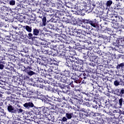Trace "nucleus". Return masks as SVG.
<instances>
[{
    "label": "nucleus",
    "mask_w": 124,
    "mask_h": 124,
    "mask_svg": "<svg viewBox=\"0 0 124 124\" xmlns=\"http://www.w3.org/2000/svg\"><path fill=\"white\" fill-rule=\"evenodd\" d=\"M92 42H90V44L89 43H86L84 45V47L85 49H88L90 51H93L94 53H97L98 55L100 56H102V51L100 50L99 49V44H98V41H100V40H97L96 39H94V40H92ZM92 43L93 46H92Z\"/></svg>",
    "instance_id": "obj_1"
},
{
    "label": "nucleus",
    "mask_w": 124,
    "mask_h": 124,
    "mask_svg": "<svg viewBox=\"0 0 124 124\" xmlns=\"http://www.w3.org/2000/svg\"><path fill=\"white\" fill-rule=\"evenodd\" d=\"M97 23V20L95 18L94 19H82L80 22L79 26L84 29H86V30H90V29H91V26H90V25L93 28L94 27H95V25Z\"/></svg>",
    "instance_id": "obj_2"
},
{
    "label": "nucleus",
    "mask_w": 124,
    "mask_h": 124,
    "mask_svg": "<svg viewBox=\"0 0 124 124\" xmlns=\"http://www.w3.org/2000/svg\"><path fill=\"white\" fill-rule=\"evenodd\" d=\"M48 28L51 29V30H55L57 32L56 34L58 35H61L62 33V29H67V28H69L67 25H64L62 23L61 25L57 26H54V25L50 24L48 25Z\"/></svg>",
    "instance_id": "obj_3"
},
{
    "label": "nucleus",
    "mask_w": 124,
    "mask_h": 124,
    "mask_svg": "<svg viewBox=\"0 0 124 124\" xmlns=\"http://www.w3.org/2000/svg\"><path fill=\"white\" fill-rule=\"evenodd\" d=\"M35 114L41 116L44 114H48L50 113V109L48 107H42L40 108H36L34 109Z\"/></svg>",
    "instance_id": "obj_4"
},
{
    "label": "nucleus",
    "mask_w": 124,
    "mask_h": 124,
    "mask_svg": "<svg viewBox=\"0 0 124 124\" xmlns=\"http://www.w3.org/2000/svg\"><path fill=\"white\" fill-rule=\"evenodd\" d=\"M71 50H72V48L70 46H69L68 47H66L65 51L59 53V56L60 57V58L65 59L66 60L70 59V53L67 52H71Z\"/></svg>",
    "instance_id": "obj_5"
},
{
    "label": "nucleus",
    "mask_w": 124,
    "mask_h": 124,
    "mask_svg": "<svg viewBox=\"0 0 124 124\" xmlns=\"http://www.w3.org/2000/svg\"><path fill=\"white\" fill-rule=\"evenodd\" d=\"M42 52L43 54L48 55V56H53V57L58 56V53H56L53 50H49L45 46L42 47Z\"/></svg>",
    "instance_id": "obj_6"
},
{
    "label": "nucleus",
    "mask_w": 124,
    "mask_h": 124,
    "mask_svg": "<svg viewBox=\"0 0 124 124\" xmlns=\"http://www.w3.org/2000/svg\"><path fill=\"white\" fill-rule=\"evenodd\" d=\"M115 108H122L123 113L124 115V99L123 97L118 99V101L115 104Z\"/></svg>",
    "instance_id": "obj_7"
},
{
    "label": "nucleus",
    "mask_w": 124,
    "mask_h": 124,
    "mask_svg": "<svg viewBox=\"0 0 124 124\" xmlns=\"http://www.w3.org/2000/svg\"><path fill=\"white\" fill-rule=\"evenodd\" d=\"M74 62L76 63V64H78V65H82L81 67H83L85 69L86 67L85 65H87L88 64V62L86 60H82L79 59L75 58L74 60Z\"/></svg>",
    "instance_id": "obj_8"
},
{
    "label": "nucleus",
    "mask_w": 124,
    "mask_h": 124,
    "mask_svg": "<svg viewBox=\"0 0 124 124\" xmlns=\"http://www.w3.org/2000/svg\"><path fill=\"white\" fill-rule=\"evenodd\" d=\"M59 87L62 89L63 93H67V94H70V86H66L65 84H62L61 83H59Z\"/></svg>",
    "instance_id": "obj_9"
},
{
    "label": "nucleus",
    "mask_w": 124,
    "mask_h": 124,
    "mask_svg": "<svg viewBox=\"0 0 124 124\" xmlns=\"http://www.w3.org/2000/svg\"><path fill=\"white\" fill-rule=\"evenodd\" d=\"M38 17L39 18H40V19H41V20H42V26H46V22L47 21V19L46 18L47 16L46 15V14L43 13V12H42L40 13Z\"/></svg>",
    "instance_id": "obj_10"
},
{
    "label": "nucleus",
    "mask_w": 124,
    "mask_h": 124,
    "mask_svg": "<svg viewBox=\"0 0 124 124\" xmlns=\"http://www.w3.org/2000/svg\"><path fill=\"white\" fill-rule=\"evenodd\" d=\"M111 19L112 21H114L115 22H116V23H120L121 22H122L123 21H124L122 16H119L117 14H113L112 16Z\"/></svg>",
    "instance_id": "obj_11"
},
{
    "label": "nucleus",
    "mask_w": 124,
    "mask_h": 124,
    "mask_svg": "<svg viewBox=\"0 0 124 124\" xmlns=\"http://www.w3.org/2000/svg\"><path fill=\"white\" fill-rule=\"evenodd\" d=\"M35 67V64H31L29 66H23V71L24 72H26V73H28L29 71L31 70L32 69H34V67Z\"/></svg>",
    "instance_id": "obj_12"
},
{
    "label": "nucleus",
    "mask_w": 124,
    "mask_h": 124,
    "mask_svg": "<svg viewBox=\"0 0 124 124\" xmlns=\"http://www.w3.org/2000/svg\"><path fill=\"white\" fill-rule=\"evenodd\" d=\"M54 77H53V74H48V76H47L45 78V83L46 84H48L49 85H51L52 82L54 81Z\"/></svg>",
    "instance_id": "obj_13"
},
{
    "label": "nucleus",
    "mask_w": 124,
    "mask_h": 124,
    "mask_svg": "<svg viewBox=\"0 0 124 124\" xmlns=\"http://www.w3.org/2000/svg\"><path fill=\"white\" fill-rule=\"evenodd\" d=\"M31 70L27 73V74H28V75H29L30 76H32V75H36V74L39 73V69L38 68V66H37V65H35L34 69H32Z\"/></svg>",
    "instance_id": "obj_14"
},
{
    "label": "nucleus",
    "mask_w": 124,
    "mask_h": 124,
    "mask_svg": "<svg viewBox=\"0 0 124 124\" xmlns=\"http://www.w3.org/2000/svg\"><path fill=\"white\" fill-rule=\"evenodd\" d=\"M5 104L7 105L8 112H9V113H11V114H15L16 108L10 104H7V102H6Z\"/></svg>",
    "instance_id": "obj_15"
},
{
    "label": "nucleus",
    "mask_w": 124,
    "mask_h": 124,
    "mask_svg": "<svg viewBox=\"0 0 124 124\" xmlns=\"http://www.w3.org/2000/svg\"><path fill=\"white\" fill-rule=\"evenodd\" d=\"M72 67L73 69L75 70V71H80L81 72H83L85 70L84 67L80 66V65H78V64H76V63H74V65Z\"/></svg>",
    "instance_id": "obj_16"
},
{
    "label": "nucleus",
    "mask_w": 124,
    "mask_h": 124,
    "mask_svg": "<svg viewBox=\"0 0 124 124\" xmlns=\"http://www.w3.org/2000/svg\"><path fill=\"white\" fill-rule=\"evenodd\" d=\"M99 38H103L104 42L106 44L109 43L111 41V38H113V37L107 36L105 35H101V36H98Z\"/></svg>",
    "instance_id": "obj_17"
},
{
    "label": "nucleus",
    "mask_w": 124,
    "mask_h": 124,
    "mask_svg": "<svg viewBox=\"0 0 124 124\" xmlns=\"http://www.w3.org/2000/svg\"><path fill=\"white\" fill-rule=\"evenodd\" d=\"M74 9H76L77 11H80L84 10V6L82 4L78 3L74 5L73 6Z\"/></svg>",
    "instance_id": "obj_18"
},
{
    "label": "nucleus",
    "mask_w": 124,
    "mask_h": 124,
    "mask_svg": "<svg viewBox=\"0 0 124 124\" xmlns=\"http://www.w3.org/2000/svg\"><path fill=\"white\" fill-rule=\"evenodd\" d=\"M14 84L16 86H19V85H22L23 84L22 78H19L17 77H15Z\"/></svg>",
    "instance_id": "obj_19"
},
{
    "label": "nucleus",
    "mask_w": 124,
    "mask_h": 124,
    "mask_svg": "<svg viewBox=\"0 0 124 124\" xmlns=\"http://www.w3.org/2000/svg\"><path fill=\"white\" fill-rule=\"evenodd\" d=\"M73 62H74V60H72L70 59H67L65 63V65L66 66H68V67L71 69V68L73 67V65H74Z\"/></svg>",
    "instance_id": "obj_20"
},
{
    "label": "nucleus",
    "mask_w": 124,
    "mask_h": 124,
    "mask_svg": "<svg viewBox=\"0 0 124 124\" xmlns=\"http://www.w3.org/2000/svg\"><path fill=\"white\" fill-rule=\"evenodd\" d=\"M72 35L74 36H76V37H79L80 38H82V31L81 30L74 31L73 32Z\"/></svg>",
    "instance_id": "obj_21"
},
{
    "label": "nucleus",
    "mask_w": 124,
    "mask_h": 124,
    "mask_svg": "<svg viewBox=\"0 0 124 124\" xmlns=\"http://www.w3.org/2000/svg\"><path fill=\"white\" fill-rule=\"evenodd\" d=\"M80 102L81 101L80 99H78L77 98H72L69 100V102L72 103L73 105H78Z\"/></svg>",
    "instance_id": "obj_22"
},
{
    "label": "nucleus",
    "mask_w": 124,
    "mask_h": 124,
    "mask_svg": "<svg viewBox=\"0 0 124 124\" xmlns=\"http://www.w3.org/2000/svg\"><path fill=\"white\" fill-rule=\"evenodd\" d=\"M38 37L40 40L44 41V42H41V45L43 46L46 45V43L45 42V41H46L45 39V35L42 33L38 35Z\"/></svg>",
    "instance_id": "obj_23"
},
{
    "label": "nucleus",
    "mask_w": 124,
    "mask_h": 124,
    "mask_svg": "<svg viewBox=\"0 0 124 124\" xmlns=\"http://www.w3.org/2000/svg\"><path fill=\"white\" fill-rule=\"evenodd\" d=\"M65 117L68 120H71V119H74L76 118V115L73 114V112H68L66 113Z\"/></svg>",
    "instance_id": "obj_24"
},
{
    "label": "nucleus",
    "mask_w": 124,
    "mask_h": 124,
    "mask_svg": "<svg viewBox=\"0 0 124 124\" xmlns=\"http://www.w3.org/2000/svg\"><path fill=\"white\" fill-rule=\"evenodd\" d=\"M92 34L93 33H92V32H86V31H84V34H83L85 36V38H86V39H89V40L91 39V42L90 41V42L88 43L89 45H90V43H91V42H93L92 41L93 40H92V38H91V37H92ZM91 44L92 46V43H91Z\"/></svg>",
    "instance_id": "obj_25"
},
{
    "label": "nucleus",
    "mask_w": 124,
    "mask_h": 124,
    "mask_svg": "<svg viewBox=\"0 0 124 124\" xmlns=\"http://www.w3.org/2000/svg\"><path fill=\"white\" fill-rule=\"evenodd\" d=\"M86 49H84L83 50V54L84 55L83 58L85 60V61H87L88 59H89V57H90V54L89 53H90V51H89V49L86 48Z\"/></svg>",
    "instance_id": "obj_26"
},
{
    "label": "nucleus",
    "mask_w": 124,
    "mask_h": 124,
    "mask_svg": "<svg viewBox=\"0 0 124 124\" xmlns=\"http://www.w3.org/2000/svg\"><path fill=\"white\" fill-rule=\"evenodd\" d=\"M71 80L70 77L62 76L61 82L65 83V84L69 83V81Z\"/></svg>",
    "instance_id": "obj_27"
},
{
    "label": "nucleus",
    "mask_w": 124,
    "mask_h": 124,
    "mask_svg": "<svg viewBox=\"0 0 124 124\" xmlns=\"http://www.w3.org/2000/svg\"><path fill=\"white\" fill-rule=\"evenodd\" d=\"M58 50H57L58 52H59V54H61V53H63L65 51V49H66V47L65 48L64 47V45H60L57 47Z\"/></svg>",
    "instance_id": "obj_28"
},
{
    "label": "nucleus",
    "mask_w": 124,
    "mask_h": 124,
    "mask_svg": "<svg viewBox=\"0 0 124 124\" xmlns=\"http://www.w3.org/2000/svg\"><path fill=\"white\" fill-rule=\"evenodd\" d=\"M23 106L24 107L26 108V109H30V108H32L34 107V105L33 104V103H32V102H30L28 103H25L23 105Z\"/></svg>",
    "instance_id": "obj_29"
},
{
    "label": "nucleus",
    "mask_w": 124,
    "mask_h": 124,
    "mask_svg": "<svg viewBox=\"0 0 124 124\" xmlns=\"http://www.w3.org/2000/svg\"><path fill=\"white\" fill-rule=\"evenodd\" d=\"M85 70H86V68H84V71L79 75L80 78L81 79H87V77H88V71Z\"/></svg>",
    "instance_id": "obj_30"
},
{
    "label": "nucleus",
    "mask_w": 124,
    "mask_h": 124,
    "mask_svg": "<svg viewBox=\"0 0 124 124\" xmlns=\"http://www.w3.org/2000/svg\"><path fill=\"white\" fill-rule=\"evenodd\" d=\"M31 92H24L23 93L22 95L23 97H26V98H31L32 97V94Z\"/></svg>",
    "instance_id": "obj_31"
},
{
    "label": "nucleus",
    "mask_w": 124,
    "mask_h": 124,
    "mask_svg": "<svg viewBox=\"0 0 124 124\" xmlns=\"http://www.w3.org/2000/svg\"><path fill=\"white\" fill-rule=\"evenodd\" d=\"M90 94L89 93H86L85 92H82V95L81 96V98L84 99V100H89L90 101V98H88V97H90Z\"/></svg>",
    "instance_id": "obj_32"
},
{
    "label": "nucleus",
    "mask_w": 124,
    "mask_h": 124,
    "mask_svg": "<svg viewBox=\"0 0 124 124\" xmlns=\"http://www.w3.org/2000/svg\"><path fill=\"white\" fill-rule=\"evenodd\" d=\"M52 22H53V23H55V24H53L54 27L61 26L62 24V22H61V20L59 19H53Z\"/></svg>",
    "instance_id": "obj_33"
},
{
    "label": "nucleus",
    "mask_w": 124,
    "mask_h": 124,
    "mask_svg": "<svg viewBox=\"0 0 124 124\" xmlns=\"http://www.w3.org/2000/svg\"><path fill=\"white\" fill-rule=\"evenodd\" d=\"M90 71H88V77H90V78H94V75L93 72H92L93 69L90 68L89 69Z\"/></svg>",
    "instance_id": "obj_34"
},
{
    "label": "nucleus",
    "mask_w": 124,
    "mask_h": 124,
    "mask_svg": "<svg viewBox=\"0 0 124 124\" xmlns=\"http://www.w3.org/2000/svg\"><path fill=\"white\" fill-rule=\"evenodd\" d=\"M23 8L26 10L27 12H29V11H31V8H30V5L25 3L22 5Z\"/></svg>",
    "instance_id": "obj_35"
},
{
    "label": "nucleus",
    "mask_w": 124,
    "mask_h": 124,
    "mask_svg": "<svg viewBox=\"0 0 124 124\" xmlns=\"http://www.w3.org/2000/svg\"><path fill=\"white\" fill-rule=\"evenodd\" d=\"M45 71H47L48 72H53V70L52 69V66H49L47 65H45L44 67Z\"/></svg>",
    "instance_id": "obj_36"
},
{
    "label": "nucleus",
    "mask_w": 124,
    "mask_h": 124,
    "mask_svg": "<svg viewBox=\"0 0 124 124\" xmlns=\"http://www.w3.org/2000/svg\"><path fill=\"white\" fill-rule=\"evenodd\" d=\"M19 35L20 37L22 39H23L24 40H26V38H27V37L28 36L27 35V34H24V32L21 31L20 32V31H19Z\"/></svg>",
    "instance_id": "obj_37"
},
{
    "label": "nucleus",
    "mask_w": 124,
    "mask_h": 124,
    "mask_svg": "<svg viewBox=\"0 0 124 124\" xmlns=\"http://www.w3.org/2000/svg\"><path fill=\"white\" fill-rule=\"evenodd\" d=\"M52 76L54 79H57V80L62 81V75L56 74L55 75H54L52 74Z\"/></svg>",
    "instance_id": "obj_38"
},
{
    "label": "nucleus",
    "mask_w": 124,
    "mask_h": 124,
    "mask_svg": "<svg viewBox=\"0 0 124 124\" xmlns=\"http://www.w3.org/2000/svg\"><path fill=\"white\" fill-rule=\"evenodd\" d=\"M88 92H89V93H90V94H93H93H94V93H93V91L94 90V87H93V86H89V88H88Z\"/></svg>",
    "instance_id": "obj_39"
},
{
    "label": "nucleus",
    "mask_w": 124,
    "mask_h": 124,
    "mask_svg": "<svg viewBox=\"0 0 124 124\" xmlns=\"http://www.w3.org/2000/svg\"><path fill=\"white\" fill-rule=\"evenodd\" d=\"M5 117L6 116V112L4 111V109L0 107V117Z\"/></svg>",
    "instance_id": "obj_40"
},
{
    "label": "nucleus",
    "mask_w": 124,
    "mask_h": 124,
    "mask_svg": "<svg viewBox=\"0 0 124 124\" xmlns=\"http://www.w3.org/2000/svg\"><path fill=\"white\" fill-rule=\"evenodd\" d=\"M21 78H22V80H24V81H30V77L27 75H22L21 76Z\"/></svg>",
    "instance_id": "obj_41"
},
{
    "label": "nucleus",
    "mask_w": 124,
    "mask_h": 124,
    "mask_svg": "<svg viewBox=\"0 0 124 124\" xmlns=\"http://www.w3.org/2000/svg\"><path fill=\"white\" fill-rule=\"evenodd\" d=\"M24 29L28 31V32H31V31H32V29H31V26H29L28 25L25 26L23 27Z\"/></svg>",
    "instance_id": "obj_42"
},
{
    "label": "nucleus",
    "mask_w": 124,
    "mask_h": 124,
    "mask_svg": "<svg viewBox=\"0 0 124 124\" xmlns=\"http://www.w3.org/2000/svg\"><path fill=\"white\" fill-rule=\"evenodd\" d=\"M72 74V76L71 78V79H72V80H73L74 79L78 78L79 77L80 78V75L77 74V73H73Z\"/></svg>",
    "instance_id": "obj_43"
},
{
    "label": "nucleus",
    "mask_w": 124,
    "mask_h": 124,
    "mask_svg": "<svg viewBox=\"0 0 124 124\" xmlns=\"http://www.w3.org/2000/svg\"><path fill=\"white\" fill-rule=\"evenodd\" d=\"M93 103H95V104H96V105H93V107L94 109H97V108H100V105H99V104L97 101L93 100Z\"/></svg>",
    "instance_id": "obj_44"
},
{
    "label": "nucleus",
    "mask_w": 124,
    "mask_h": 124,
    "mask_svg": "<svg viewBox=\"0 0 124 124\" xmlns=\"http://www.w3.org/2000/svg\"><path fill=\"white\" fill-rule=\"evenodd\" d=\"M40 32V31H39V30L35 28L33 30V34H34V36H37V35H39V33Z\"/></svg>",
    "instance_id": "obj_45"
},
{
    "label": "nucleus",
    "mask_w": 124,
    "mask_h": 124,
    "mask_svg": "<svg viewBox=\"0 0 124 124\" xmlns=\"http://www.w3.org/2000/svg\"><path fill=\"white\" fill-rule=\"evenodd\" d=\"M15 78H8L7 83L8 84H13L14 85Z\"/></svg>",
    "instance_id": "obj_46"
},
{
    "label": "nucleus",
    "mask_w": 124,
    "mask_h": 124,
    "mask_svg": "<svg viewBox=\"0 0 124 124\" xmlns=\"http://www.w3.org/2000/svg\"><path fill=\"white\" fill-rule=\"evenodd\" d=\"M46 118L48 121H51V122H55V118L53 115H51L50 114L47 115Z\"/></svg>",
    "instance_id": "obj_47"
},
{
    "label": "nucleus",
    "mask_w": 124,
    "mask_h": 124,
    "mask_svg": "<svg viewBox=\"0 0 124 124\" xmlns=\"http://www.w3.org/2000/svg\"><path fill=\"white\" fill-rule=\"evenodd\" d=\"M63 23H65V24H69L70 23V19L67 18V17H64L63 19L62 20Z\"/></svg>",
    "instance_id": "obj_48"
},
{
    "label": "nucleus",
    "mask_w": 124,
    "mask_h": 124,
    "mask_svg": "<svg viewBox=\"0 0 124 124\" xmlns=\"http://www.w3.org/2000/svg\"><path fill=\"white\" fill-rule=\"evenodd\" d=\"M27 37H28L29 39H31V40H33L35 38L34 35L31 33H28V36H27Z\"/></svg>",
    "instance_id": "obj_49"
},
{
    "label": "nucleus",
    "mask_w": 124,
    "mask_h": 124,
    "mask_svg": "<svg viewBox=\"0 0 124 124\" xmlns=\"http://www.w3.org/2000/svg\"><path fill=\"white\" fill-rule=\"evenodd\" d=\"M66 77H70V72L69 71H64L63 73V76Z\"/></svg>",
    "instance_id": "obj_50"
},
{
    "label": "nucleus",
    "mask_w": 124,
    "mask_h": 124,
    "mask_svg": "<svg viewBox=\"0 0 124 124\" xmlns=\"http://www.w3.org/2000/svg\"><path fill=\"white\" fill-rule=\"evenodd\" d=\"M56 7L58 9H60V10H62V9L63 8V6L61 3L57 2L56 3Z\"/></svg>",
    "instance_id": "obj_51"
},
{
    "label": "nucleus",
    "mask_w": 124,
    "mask_h": 124,
    "mask_svg": "<svg viewBox=\"0 0 124 124\" xmlns=\"http://www.w3.org/2000/svg\"><path fill=\"white\" fill-rule=\"evenodd\" d=\"M19 31L16 30H13L12 31V35H15L16 36H19Z\"/></svg>",
    "instance_id": "obj_52"
},
{
    "label": "nucleus",
    "mask_w": 124,
    "mask_h": 124,
    "mask_svg": "<svg viewBox=\"0 0 124 124\" xmlns=\"http://www.w3.org/2000/svg\"><path fill=\"white\" fill-rule=\"evenodd\" d=\"M16 112H15V114H17V113L18 114H22L23 112H24V110H23L22 108H16Z\"/></svg>",
    "instance_id": "obj_53"
},
{
    "label": "nucleus",
    "mask_w": 124,
    "mask_h": 124,
    "mask_svg": "<svg viewBox=\"0 0 124 124\" xmlns=\"http://www.w3.org/2000/svg\"><path fill=\"white\" fill-rule=\"evenodd\" d=\"M113 3V1L111 0H108L106 3L107 7H110L111 5Z\"/></svg>",
    "instance_id": "obj_54"
},
{
    "label": "nucleus",
    "mask_w": 124,
    "mask_h": 124,
    "mask_svg": "<svg viewBox=\"0 0 124 124\" xmlns=\"http://www.w3.org/2000/svg\"><path fill=\"white\" fill-rule=\"evenodd\" d=\"M10 36H5V38L3 40V41L4 42H6V43H9V41H10Z\"/></svg>",
    "instance_id": "obj_55"
},
{
    "label": "nucleus",
    "mask_w": 124,
    "mask_h": 124,
    "mask_svg": "<svg viewBox=\"0 0 124 124\" xmlns=\"http://www.w3.org/2000/svg\"><path fill=\"white\" fill-rule=\"evenodd\" d=\"M124 63H121L116 66L117 69H120L121 68H124Z\"/></svg>",
    "instance_id": "obj_56"
},
{
    "label": "nucleus",
    "mask_w": 124,
    "mask_h": 124,
    "mask_svg": "<svg viewBox=\"0 0 124 124\" xmlns=\"http://www.w3.org/2000/svg\"><path fill=\"white\" fill-rule=\"evenodd\" d=\"M2 73L4 76H9V72H8L5 70H3Z\"/></svg>",
    "instance_id": "obj_57"
},
{
    "label": "nucleus",
    "mask_w": 124,
    "mask_h": 124,
    "mask_svg": "<svg viewBox=\"0 0 124 124\" xmlns=\"http://www.w3.org/2000/svg\"><path fill=\"white\" fill-rule=\"evenodd\" d=\"M69 86H70L72 88H75V85H74V81L70 80L69 83L67 84Z\"/></svg>",
    "instance_id": "obj_58"
},
{
    "label": "nucleus",
    "mask_w": 124,
    "mask_h": 124,
    "mask_svg": "<svg viewBox=\"0 0 124 124\" xmlns=\"http://www.w3.org/2000/svg\"><path fill=\"white\" fill-rule=\"evenodd\" d=\"M93 28H94L95 29V30H96V31H101V28H100L99 25H98V23L96 24L95 25V26L93 27Z\"/></svg>",
    "instance_id": "obj_59"
},
{
    "label": "nucleus",
    "mask_w": 124,
    "mask_h": 124,
    "mask_svg": "<svg viewBox=\"0 0 124 124\" xmlns=\"http://www.w3.org/2000/svg\"><path fill=\"white\" fill-rule=\"evenodd\" d=\"M4 64H5V62H0V69L2 70L4 68Z\"/></svg>",
    "instance_id": "obj_60"
},
{
    "label": "nucleus",
    "mask_w": 124,
    "mask_h": 124,
    "mask_svg": "<svg viewBox=\"0 0 124 124\" xmlns=\"http://www.w3.org/2000/svg\"><path fill=\"white\" fill-rule=\"evenodd\" d=\"M115 94L118 95V96H121V94H120V89H116L114 91Z\"/></svg>",
    "instance_id": "obj_61"
},
{
    "label": "nucleus",
    "mask_w": 124,
    "mask_h": 124,
    "mask_svg": "<svg viewBox=\"0 0 124 124\" xmlns=\"http://www.w3.org/2000/svg\"><path fill=\"white\" fill-rule=\"evenodd\" d=\"M62 37L64 39V40H66L67 41H71V39H72L71 37L69 36H63Z\"/></svg>",
    "instance_id": "obj_62"
},
{
    "label": "nucleus",
    "mask_w": 124,
    "mask_h": 124,
    "mask_svg": "<svg viewBox=\"0 0 124 124\" xmlns=\"http://www.w3.org/2000/svg\"><path fill=\"white\" fill-rule=\"evenodd\" d=\"M106 30L108 33H109L110 35H112V37H113L114 34L112 33V32H113V31H112V30L110 28H106Z\"/></svg>",
    "instance_id": "obj_63"
},
{
    "label": "nucleus",
    "mask_w": 124,
    "mask_h": 124,
    "mask_svg": "<svg viewBox=\"0 0 124 124\" xmlns=\"http://www.w3.org/2000/svg\"><path fill=\"white\" fill-rule=\"evenodd\" d=\"M120 96H123L124 94V88H120Z\"/></svg>",
    "instance_id": "obj_64"
}]
</instances>
